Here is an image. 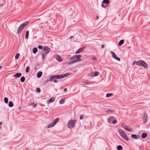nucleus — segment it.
<instances>
[{
    "mask_svg": "<svg viewBox=\"0 0 150 150\" xmlns=\"http://www.w3.org/2000/svg\"><path fill=\"white\" fill-rule=\"evenodd\" d=\"M71 74V73H67L62 74H57L55 75L51 76V79L53 80L54 79H62L64 78L67 77L69 75Z\"/></svg>",
    "mask_w": 150,
    "mask_h": 150,
    "instance_id": "1",
    "label": "nucleus"
},
{
    "mask_svg": "<svg viewBox=\"0 0 150 150\" xmlns=\"http://www.w3.org/2000/svg\"><path fill=\"white\" fill-rule=\"evenodd\" d=\"M29 23L28 21H26L22 24L19 27L16 32L17 34H20L22 31L23 30Z\"/></svg>",
    "mask_w": 150,
    "mask_h": 150,
    "instance_id": "2",
    "label": "nucleus"
},
{
    "mask_svg": "<svg viewBox=\"0 0 150 150\" xmlns=\"http://www.w3.org/2000/svg\"><path fill=\"white\" fill-rule=\"evenodd\" d=\"M107 121L109 123H112L115 124L117 123V120L115 119V117L113 116H110L107 119Z\"/></svg>",
    "mask_w": 150,
    "mask_h": 150,
    "instance_id": "3",
    "label": "nucleus"
},
{
    "mask_svg": "<svg viewBox=\"0 0 150 150\" xmlns=\"http://www.w3.org/2000/svg\"><path fill=\"white\" fill-rule=\"evenodd\" d=\"M138 65L142 66L145 68H148V64L144 61L140 60L138 61Z\"/></svg>",
    "mask_w": 150,
    "mask_h": 150,
    "instance_id": "4",
    "label": "nucleus"
},
{
    "mask_svg": "<svg viewBox=\"0 0 150 150\" xmlns=\"http://www.w3.org/2000/svg\"><path fill=\"white\" fill-rule=\"evenodd\" d=\"M76 122V120H73L72 119L70 120L68 123V127L69 128L74 127L75 125Z\"/></svg>",
    "mask_w": 150,
    "mask_h": 150,
    "instance_id": "5",
    "label": "nucleus"
},
{
    "mask_svg": "<svg viewBox=\"0 0 150 150\" xmlns=\"http://www.w3.org/2000/svg\"><path fill=\"white\" fill-rule=\"evenodd\" d=\"M59 120V118L58 117L55 119L51 123L48 125L47 128H50L53 127L58 122Z\"/></svg>",
    "mask_w": 150,
    "mask_h": 150,
    "instance_id": "6",
    "label": "nucleus"
},
{
    "mask_svg": "<svg viewBox=\"0 0 150 150\" xmlns=\"http://www.w3.org/2000/svg\"><path fill=\"white\" fill-rule=\"evenodd\" d=\"M109 3V0H103L102 2L101 6L103 7L106 8L108 6V5H104V4H108Z\"/></svg>",
    "mask_w": 150,
    "mask_h": 150,
    "instance_id": "7",
    "label": "nucleus"
},
{
    "mask_svg": "<svg viewBox=\"0 0 150 150\" xmlns=\"http://www.w3.org/2000/svg\"><path fill=\"white\" fill-rule=\"evenodd\" d=\"M43 51H44L43 52H45L46 54H48L50 50V48L47 46H44L43 47Z\"/></svg>",
    "mask_w": 150,
    "mask_h": 150,
    "instance_id": "8",
    "label": "nucleus"
},
{
    "mask_svg": "<svg viewBox=\"0 0 150 150\" xmlns=\"http://www.w3.org/2000/svg\"><path fill=\"white\" fill-rule=\"evenodd\" d=\"M122 126L125 129L128 131L132 132L133 131V129L132 128H130V129L127 128V127L128 126L125 124H122Z\"/></svg>",
    "mask_w": 150,
    "mask_h": 150,
    "instance_id": "9",
    "label": "nucleus"
},
{
    "mask_svg": "<svg viewBox=\"0 0 150 150\" xmlns=\"http://www.w3.org/2000/svg\"><path fill=\"white\" fill-rule=\"evenodd\" d=\"M143 119L144 120V123H146L147 122L148 116L147 114L145 113H144V114L143 116Z\"/></svg>",
    "mask_w": 150,
    "mask_h": 150,
    "instance_id": "10",
    "label": "nucleus"
},
{
    "mask_svg": "<svg viewBox=\"0 0 150 150\" xmlns=\"http://www.w3.org/2000/svg\"><path fill=\"white\" fill-rule=\"evenodd\" d=\"M85 49L84 47H82L81 48L77 50L75 53V54H79L81 52H82Z\"/></svg>",
    "mask_w": 150,
    "mask_h": 150,
    "instance_id": "11",
    "label": "nucleus"
},
{
    "mask_svg": "<svg viewBox=\"0 0 150 150\" xmlns=\"http://www.w3.org/2000/svg\"><path fill=\"white\" fill-rule=\"evenodd\" d=\"M119 133L120 135L122 137L124 136V135L126 134V133L123 132L122 129H119L118 130Z\"/></svg>",
    "mask_w": 150,
    "mask_h": 150,
    "instance_id": "12",
    "label": "nucleus"
},
{
    "mask_svg": "<svg viewBox=\"0 0 150 150\" xmlns=\"http://www.w3.org/2000/svg\"><path fill=\"white\" fill-rule=\"evenodd\" d=\"M82 55H75V58L77 59L76 60H78V62L81 60V59H80V58L81 57Z\"/></svg>",
    "mask_w": 150,
    "mask_h": 150,
    "instance_id": "13",
    "label": "nucleus"
},
{
    "mask_svg": "<svg viewBox=\"0 0 150 150\" xmlns=\"http://www.w3.org/2000/svg\"><path fill=\"white\" fill-rule=\"evenodd\" d=\"M22 75V74L21 73H17L14 74L13 76L15 78H18Z\"/></svg>",
    "mask_w": 150,
    "mask_h": 150,
    "instance_id": "14",
    "label": "nucleus"
},
{
    "mask_svg": "<svg viewBox=\"0 0 150 150\" xmlns=\"http://www.w3.org/2000/svg\"><path fill=\"white\" fill-rule=\"evenodd\" d=\"M77 62H78V60L75 59L69 61L68 64H71Z\"/></svg>",
    "mask_w": 150,
    "mask_h": 150,
    "instance_id": "15",
    "label": "nucleus"
},
{
    "mask_svg": "<svg viewBox=\"0 0 150 150\" xmlns=\"http://www.w3.org/2000/svg\"><path fill=\"white\" fill-rule=\"evenodd\" d=\"M56 59L59 62L62 61V59L59 55H57L56 57Z\"/></svg>",
    "mask_w": 150,
    "mask_h": 150,
    "instance_id": "16",
    "label": "nucleus"
},
{
    "mask_svg": "<svg viewBox=\"0 0 150 150\" xmlns=\"http://www.w3.org/2000/svg\"><path fill=\"white\" fill-rule=\"evenodd\" d=\"M42 71H40L37 73V76L38 78H40L42 76Z\"/></svg>",
    "mask_w": 150,
    "mask_h": 150,
    "instance_id": "17",
    "label": "nucleus"
},
{
    "mask_svg": "<svg viewBox=\"0 0 150 150\" xmlns=\"http://www.w3.org/2000/svg\"><path fill=\"white\" fill-rule=\"evenodd\" d=\"M54 100V97H52L47 100V103H50L53 102Z\"/></svg>",
    "mask_w": 150,
    "mask_h": 150,
    "instance_id": "18",
    "label": "nucleus"
},
{
    "mask_svg": "<svg viewBox=\"0 0 150 150\" xmlns=\"http://www.w3.org/2000/svg\"><path fill=\"white\" fill-rule=\"evenodd\" d=\"M52 81V79H51V76H50V78L49 79H47L46 80V81H45L43 85H45L49 81Z\"/></svg>",
    "mask_w": 150,
    "mask_h": 150,
    "instance_id": "19",
    "label": "nucleus"
},
{
    "mask_svg": "<svg viewBox=\"0 0 150 150\" xmlns=\"http://www.w3.org/2000/svg\"><path fill=\"white\" fill-rule=\"evenodd\" d=\"M147 136V134L146 133L144 132L141 135V137L142 138H145Z\"/></svg>",
    "mask_w": 150,
    "mask_h": 150,
    "instance_id": "20",
    "label": "nucleus"
},
{
    "mask_svg": "<svg viewBox=\"0 0 150 150\" xmlns=\"http://www.w3.org/2000/svg\"><path fill=\"white\" fill-rule=\"evenodd\" d=\"M131 137L133 139H138V137L137 136V135L136 134H132L131 135Z\"/></svg>",
    "mask_w": 150,
    "mask_h": 150,
    "instance_id": "21",
    "label": "nucleus"
},
{
    "mask_svg": "<svg viewBox=\"0 0 150 150\" xmlns=\"http://www.w3.org/2000/svg\"><path fill=\"white\" fill-rule=\"evenodd\" d=\"M38 49L37 47H34L33 49V52L34 54L38 52Z\"/></svg>",
    "mask_w": 150,
    "mask_h": 150,
    "instance_id": "22",
    "label": "nucleus"
},
{
    "mask_svg": "<svg viewBox=\"0 0 150 150\" xmlns=\"http://www.w3.org/2000/svg\"><path fill=\"white\" fill-rule=\"evenodd\" d=\"M124 41L123 40H121L119 42V43L118 44L119 46H121L124 43Z\"/></svg>",
    "mask_w": 150,
    "mask_h": 150,
    "instance_id": "23",
    "label": "nucleus"
},
{
    "mask_svg": "<svg viewBox=\"0 0 150 150\" xmlns=\"http://www.w3.org/2000/svg\"><path fill=\"white\" fill-rule=\"evenodd\" d=\"M122 137L125 140H126L127 141H128L129 139L127 136V135L126 134H125V135H124V136H123Z\"/></svg>",
    "mask_w": 150,
    "mask_h": 150,
    "instance_id": "24",
    "label": "nucleus"
},
{
    "mask_svg": "<svg viewBox=\"0 0 150 150\" xmlns=\"http://www.w3.org/2000/svg\"><path fill=\"white\" fill-rule=\"evenodd\" d=\"M29 33V31L28 30H27L26 32V34L25 35V39H27L28 38V35Z\"/></svg>",
    "mask_w": 150,
    "mask_h": 150,
    "instance_id": "25",
    "label": "nucleus"
},
{
    "mask_svg": "<svg viewBox=\"0 0 150 150\" xmlns=\"http://www.w3.org/2000/svg\"><path fill=\"white\" fill-rule=\"evenodd\" d=\"M110 53L112 54V57L114 59H115L117 57V56L115 53L114 52H111Z\"/></svg>",
    "mask_w": 150,
    "mask_h": 150,
    "instance_id": "26",
    "label": "nucleus"
},
{
    "mask_svg": "<svg viewBox=\"0 0 150 150\" xmlns=\"http://www.w3.org/2000/svg\"><path fill=\"white\" fill-rule=\"evenodd\" d=\"M13 102L11 101H9L8 103L9 106L10 107H13Z\"/></svg>",
    "mask_w": 150,
    "mask_h": 150,
    "instance_id": "27",
    "label": "nucleus"
},
{
    "mask_svg": "<svg viewBox=\"0 0 150 150\" xmlns=\"http://www.w3.org/2000/svg\"><path fill=\"white\" fill-rule=\"evenodd\" d=\"M25 80V78L24 76H22L21 77L20 80L22 83Z\"/></svg>",
    "mask_w": 150,
    "mask_h": 150,
    "instance_id": "28",
    "label": "nucleus"
},
{
    "mask_svg": "<svg viewBox=\"0 0 150 150\" xmlns=\"http://www.w3.org/2000/svg\"><path fill=\"white\" fill-rule=\"evenodd\" d=\"M113 95V94L112 93H108L106 94V97L107 98H108L111 97Z\"/></svg>",
    "mask_w": 150,
    "mask_h": 150,
    "instance_id": "29",
    "label": "nucleus"
},
{
    "mask_svg": "<svg viewBox=\"0 0 150 150\" xmlns=\"http://www.w3.org/2000/svg\"><path fill=\"white\" fill-rule=\"evenodd\" d=\"M47 54H46V53H45V52H43L42 54V60H43L44 59L46 55Z\"/></svg>",
    "mask_w": 150,
    "mask_h": 150,
    "instance_id": "30",
    "label": "nucleus"
},
{
    "mask_svg": "<svg viewBox=\"0 0 150 150\" xmlns=\"http://www.w3.org/2000/svg\"><path fill=\"white\" fill-rule=\"evenodd\" d=\"M122 146L121 145H118L117 147V150H122Z\"/></svg>",
    "mask_w": 150,
    "mask_h": 150,
    "instance_id": "31",
    "label": "nucleus"
},
{
    "mask_svg": "<svg viewBox=\"0 0 150 150\" xmlns=\"http://www.w3.org/2000/svg\"><path fill=\"white\" fill-rule=\"evenodd\" d=\"M99 72L97 71H95L94 72V74L93 75V76H97L99 75Z\"/></svg>",
    "mask_w": 150,
    "mask_h": 150,
    "instance_id": "32",
    "label": "nucleus"
},
{
    "mask_svg": "<svg viewBox=\"0 0 150 150\" xmlns=\"http://www.w3.org/2000/svg\"><path fill=\"white\" fill-rule=\"evenodd\" d=\"M20 54L19 53L17 54L15 56V59H18L20 56Z\"/></svg>",
    "mask_w": 150,
    "mask_h": 150,
    "instance_id": "33",
    "label": "nucleus"
},
{
    "mask_svg": "<svg viewBox=\"0 0 150 150\" xmlns=\"http://www.w3.org/2000/svg\"><path fill=\"white\" fill-rule=\"evenodd\" d=\"M64 100L63 99H61L59 101V103L60 104H63L64 103Z\"/></svg>",
    "mask_w": 150,
    "mask_h": 150,
    "instance_id": "34",
    "label": "nucleus"
},
{
    "mask_svg": "<svg viewBox=\"0 0 150 150\" xmlns=\"http://www.w3.org/2000/svg\"><path fill=\"white\" fill-rule=\"evenodd\" d=\"M4 101L6 103H7L8 102V99L7 97H5L4 98Z\"/></svg>",
    "mask_w": 150,
    "mask_h": 150,
    "instance_id": "35",
    "label": "nucleus"
},
{
    "mask_svg": "<svg viewBox=\"0 0 150 150\" xmlns=\"http://www.w3.org/2000/svg\"><path fill=\"white\" fill-rule=\"evenodd\" d=\"M30 67L29 66H27L26 67L25 72L26 73H28L29 71Z\"/></svg>",
    "mask_w": 150,
    "mask_h": 150,
    "instance_id": "36",
    "label": "nucleus"
},
{
    "mask_svg": "<svg viewBox=\"0 0 150 150\" xmlns=\"http://www.w3.org/2000/svg\"><path fill=\"white\" fill-rule=\"evenodd\" d=\"M36 91L37 92L40 93L41 92V90L40 88H36Z\"/></svg>",
    "mask_w": 150,
    "mask_h": 150,
    "instance_id": "37",
    "label": "nucleus"
},
{
    "mask_svg": "<svg viewBox=\"0 0 150 150\" xmlns=\"http://www.w3.org/2000/svg\"><path fill=\"white\" fill-rule=\"evenodd\" d=\"M38 48L39 49H43V47L41 45H38Z\"/></svg>",
    "mask_w": 150,
    "mask_h": 150,
    "instance_id": "38",
    "label": "nucleus"
},
{
    "mask_svg": "<svg viewBox=\"0 0 150 150\" xmlns=\"http://www.w3.org/2000/svg\"><path fill=\"white\" fill-rule=\"evenodd\" d=\"M83 115H81L79 117V119L81 120H83Z\"/></svg>",
    "mask_w": 150,
    "mask_h": 150,
    "instance_id": "39",
    "label": "nucleus"
},
{
    "mask_svg": "<svg viewBox=\"0 0 150 150\" xmlns=\"http://www.w3.org/2000/svg\"><path fill=\"white\" fill-rule=\"evenodd\" d=\"M75 59V55L73 56L72 57H71L70 58V59L72 60V59Z\"/></svg>",
    "mask_w": 150,
    "mask_h": 150,
    "instance_id": "40",
    "label": "nucleus"
},
{
    "mask_svg": "<svg viewBox=\"0 0 150 150\" xmlns=\"http://www.w3.org/2000/svg\"><path fill=\"white\" fill-rule=\"evenodd\" d=\"M137 62L138 61H134L132 64V65L133 66L134 64L135 63L137 65H138Z\"/></svg>",
    "mask_w": 150,
    "mask_h": 150,
    "instance_id": "41",
    "label": "nucleus"
},
{
    "mask_svg": "<svg viewBox=\"0 0 150 150\" xmlns=\"http://www.w3.org/2000/svg\"><path fill=\"white\" fill-rule=\"evenodd\" d=\"M114 111L112 110L111 109H109L108 110H106V112H113Z\"/></svg>",
    "mask_w": 150,
    "mask_h": 150,
    "instance_id": "42",
    "label": "nucleus"
},
{
    "mask_svg": "<svg viewBox=\"0 0 150 150\" xmlns=\"http://www.w3.org/2000/svg\"><path fill=\"white\" fill-rule=\"evenodd\" d=\"M88 75L89 76L91 77H92V76H93V74H92V73L88 74Z\"/></svg>",
    "mask_w": 150,
    "mask_h": 150,
    "instance_id": "43",
    "label": "nucleus"
},
{
    "mask_svg": "<svg viewBox=\"0 0 150 150\" xmlns=\"http://www.w3.org/2000/svg\"><path fill=\"white\" fill-rule=\"evenodd\" d=\"M115 59L117 60L118 61H120V59L117 57H116Z\"/></svg>",
    "mask_w": 150,
    "mask_h": 150,
    "instance_id": "44",
    "label": "nucleus"
},
{
    "mask_svg": "<svg viewBox=\"0 0 150 150\" xmlns=\"http://www.w3.org/2000/svg\"><path fill=\"white\" fill-rule=\"evenodd\" d=\"M96 59H97L96 58V57H93L91 58V59L95 60Z\"/></svg>",
    "mask_w": 150,
    "mask_h": 150,
    "instance_id": "45",
    "label": "nucleus"
},
{
    "mask_svg": "<svg viewBox=\"0 0 150 150\" xmlns=\"http://www.w3.org/2000/svg\"><path fill=\"white\" fill-rule=\"evenodd\" d=\"M83 83L86 85H88L89 84V83L88 82H83Z\"/></svg>",
    "mask_w": 150,
    "mask_h": 150,
    "instance_id": "46",
    "label": "nucleus"
},
{
    "mask_svg": "<svg viewBox=\"0 0 150 150\" xmlns=\"http://www.w3.org/2000/svg\"><path fill=\"white\" fill-rule=\"evenodd\" d=\"M28 104L29 105L31 106L33 104V103H28Z\"/></svg>",
    "mask_w": 150,
    "mask_h": 150,
    "instance_id": "47",
    "label": "nucleus"
},
{
    "mask_svg": "<svg viewBox=\"0 0 150 150\" xmlns=\"http://www.w3.org/2000/svg\"><path fill=\"white\" fill-rule=\"evenodd\" d=\"M53 82L55 83H57L58 82L55 79H54L53 80Z\"/></svg>",
    "mask_w": 150,
    "mask_h": 150,
    "instance_id": "48",
    "label": "nucleus"
},
{
    "mask_svg": "<svg viewBox=\"0 0 150 150\" xmlns=\"http://www.w3.org/2000/svg\"><path fill=\"white\" fill-rule=\"evenodd\" d=\"M37 104L36 103H35V104H34L33 105V108H35V107H36V106H37Z\"/></svg>",
    "mask_w": 150,
    "mask_h": 150,
    "instance_id": "49",
    "label": "nucleus"
},
{
    "mask_svg": "<svg viewBox=\"0 0 150 150\" xmlns=\"http://www.w3.org/2000/svg\"><path fill=\"white\" fill-rule=\"evenodd\" d=\"M105 47V45L103 44L101 45V47L102 48H104Z\"/></svg>",
    "mask_w": 150,
    "mask_h": 150,
    "instance_id": "50",
    "label": "nucleus"
},
{
    "mask_svg": "<svg viewBox=\"0 0 150 150\" xmlns=\"http://www.w3.org/2000/svg\"><path fill=\"white\" fill-rule=\"evenodd\" d=\"M64 92H67V88H64Z\"/></svg>",
    "mask_w": 150,
    "mask_h": 150,
    "instance_id": "51",
    "label": "nucleus"
},
{
    "mask_svg": "<svg viewBox=\"0 0 150 150\" xmlns=\"http://www.w3.org/2000/svg\"><path fill=\"white\" fill-rule=\"evenodd\" d=\"M73 36H70V37H69V39H71V38H73Z\"/></svg>",
    "mask_w": 150,
    "mask_h": 150,
    "instance_id": "52",
    "label": "nucleus"
},
{
    "mask_svg": "<svg viewBox=\"0 0 150 150\" xmlns=\"http://www.w3.org/2000/svg\"><path fill=\"white\" fill-rule=\"evenodd\" d=\"M2 122H0V126H1V125L2 124Z\"/></svg>",
    "mask_w": 150,
    "mask_h": 150,
    "instance_id": "53",
    "label": "nucleus"
},
{
    "mask_svg": "<svg viewBox=\"0 0 150 150\" xmlns=\"http://www.w3.org/2000/svg\"><path fill=\"white\" fill-rule=\"evenodd\" d=\"M2 67V66H0V69H1Z\"/></svg>",
    "mask_w": 150,
    "mask_h": 150,
    "instance_id": "54",
    "label": "nucleus"
},
{
    "mask_svg": "<svg viewBox=\"0 0 150 150\" xmlns=\"http://www.w3.org/2000/svg\"><path fill=\"white\" fill-rule=\"evenodd\" d=\"M98 18H99L98 16H97L96 17V19H98Z\"/></svg>",
    "mask_w": 150,
    "mask_h": 150,
    "instance_id": "55",
    "label": "nucleus"
},
{
    "mask_svg": "<svg viewBox=\"0 0 150 150\" xmlns=\"http://www.w3.org/2000/svg\"><path fill=\"white\" fill-rule=\"evenodd\" d=\"M0 5H1V6H3V4H1Z\"/></svg>",
    "mask_w": 150,
    "mask_h": 150,
    "instance_id": "56",
    "label": "nucleus"
},
{
    "mask_svg": "<svg viewBox=\"0 0 150 150\" xmlns=\"http://www.w3.org/2000/svg\"><path fill=\"white\" fill-rule=\"evenodd\" d=\"M81 85H82L83 86H85V85L84 84H81Z\"/></svg>",
    "mask_w": 150,
    "mask_h": 150,
    "instance_id": "57",
    "label": "nucleus"
},
{
    "mask_svg": "<svg viewBox=\"0 0 150 150\" xmlns=\"http://www.w3.org/2000/svg\"><path fill=\"white\" fill-rule=\"evenodd\" d=\"M2 128V127L1 126H0V129H1V128Z\"/></svg>",
    "mask_w": 150,
    "mask_h": 150,
    "instance_id": "58",
    "label": "nucleus"
},
{
    "mask_svg": "<svg viewBox=\"0 0 150 150\" xmlns=\"http://www.w3.org/2000/svg\"><path fill=\"white\" fill-rule=\"evenodd\" d=\"M21 108L20 107H19V109H21Z\"/></svg>",
    "mask_w": 150,
    "mask_h": 150,
    "instance_id": "59",
    "label": "nucleus"
}]
</instances>
